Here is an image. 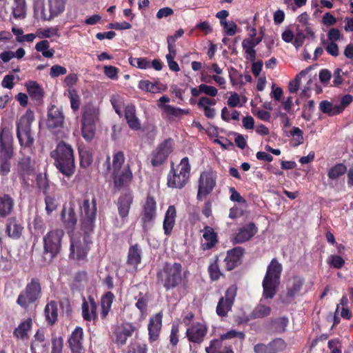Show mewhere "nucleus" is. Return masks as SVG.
I'll return each mask as SVG.
<instances>
[{
  "label": "nucleus",
  "mask_w": 353,
  "mask_h": 353,
  "mask_svg": "<svg viewBox=\"0 0 353 353\" xmlns=\"http://www.w3.org/2000/svg\"><path fill=\"white\" fill-rule=\"evenodd\" d=\"M54 165L63 175L70 177L75 170L74 151L72 146L63 141L59 143L50 153Z\"/></svg>",
  "instance_id": "f257e3e1"
},
{
  "label": "nucleus",
  "mask_w": 353,
  "mask_h": 353,
  "mask_svg": "<svg viewBox=\"0 0 353 353\" xmlns=\"http://www.w3.org/2000/svg\"><path fill=\"white\" fill-rule=\"evenodd\" d=\"M79 207V221L83 232L93 233L97 216V202L94 199H83L77 201Z\"/></svg>",
  "instance_id": "f03ea898"
},
{
  "label": "nucleus",
  "mask_w": 353,
  "mask_h": 353,
  "mask_svg": "<svg viewBox=\"0 0 353 353\" xmlns=\"http://www.w3.org/2000/svg\"><path fill=\"white\" fill-rule=\"evenodd\" d=\"M12 136L9 128L1 126L0 131V174L7 175L10 171V160L13 156Z\"/></svg>",
  "instance_id": "7ed1b4c3"
},
{
  "label": "nucleus",
  "mask_w": 353,
  "mask_h": 353,
  "mask_svg": "<svg viewBox=\"0 0 353 353\" xmlns=\"http://www.w3.org/2000/svg\"><path fill=\"white\" fill-rule=\"evenodd\" d=\"M282 265L276 259H272L268 267L265 276L263 281V298L264 299H272L276 293L277 288L280 283V276Z\"/></svg>",
  "instance_id": "20e7f679"
},
{
  "label": "nucleus",
  "mask_w": 353,
  "mask_h": 353,
  "mask_svg": "<svg viewBox=\"0 0 353 353\" xmlns=\"http://www.w3.org/2000/svg\"><path fill=\"white\" fill-rule=\"evenodd\" d=\"M83 232L74 234L71 236L70 257L74 260L81 261L86 258L92 244L91 234Z\"/></svg>",
  "instance_id": "39448f33"
},
{
  "label": "nucleus",
  "mask_w": 353,
  "mask_h": 353,
  "mask_svg": "<svg viewBox=\"0 0 353 353\" xmlns=\"http://www.w3.org/2000/svg\"><path fill=\"white\" fill-rule=\"evenodd\" d=\"M190 164L188 157H184L177 169H172L168 174V186L181 189L185 186L190 178Z\"/></svg>",
  "instance_id": "423d86ee"
},
{
  "label": "nucleus",
  "mask_w": 353,
  "mask_h": 353,
  "mask_svg": "<svg viewBox=\"0 0 353 353\" xmlns=\"http://www.w3.org/2000/svg\"><path fill=\"white\" fill-rule=\"evenodd\" d=\"M41 296V286L37 278H32L25 288L20 292L17 303L21 307L26 309L31 304L35 303Z\"/></svg>",
  "instance_id": "0eeeda50"
},
{
  "label": "nucleus",
  "mask_w": 353,
  "mask_h": 353,
  "mask_svg": "<svg viewBox=\"0 0 353 353\" xmlns=\"http://www.w3.org/2000/svg\"><path fill=\"white\" fill-rule=\"evenodd\" d=\"M181 265L178 263L165 264L158 273V278L166 290L175 288L181 281Z\"/></svg>",
  "instance_id": "6e6552de"
},
{
  "label": "nucleus",
  "mask_w": 353,
  "mask_h": 353,
  "mask_svg": "<svg viewBox=\"0 0 353 353\" xmlns=\"http://www.w3.org/2000/svg\"><path fill=\"white\" fill-rule=\"evenodd\" d=\"M33 121L32 112H26L22 116L17 123V135L21 146L29 147L33 142L34 139L30 132V123Z\"/></svg>",
  "instance_id": "1a4fd4ad"
},
{
  "label": "nucleus",
  "mask_w": 353,
  "mask_h": 353,
  "mask_svg": "<svg viewBox=\"0 0 353 353\" xmlns=\"http://www.w3.org/2000/svg\"><path fill=\"white\" fill-rule=\"evenodd\" d=\"M216 185V174L212 170L201 173L198 180V192L196 199L203 201L209 195Z\"/></svg>",
  "instance_id": "9d476101"
},
{
  "label": "nucleus",
  "mask_w": 353,
  "mask_h": 353,
  "mask_svg": "<svg viewBox=\"0 0 353 353\" xmlns=\"http://www.w3.org/2000/svg\"><path fill=\"white\" fill-rule=\"evenodd\" d=\"M65 117L61 108L51 105L48 108L46 124L53 133L58 134L64 125Z\"/></svg>",
  "instance_id": "9b49d317"
},
{
  "label": "nucleus",
  "mask_w": 353,
  "mask_h": 353,
  "mask_svg": "<svg viewBox=\"0 0 353 353\" xmlns=\"http://www.w3.org/2000/svg\"><path fill=\"white\" fill-rule=\"evenodd\" d=\"M64 232L61 229H56L48 232L43 237L44 250L54 256L61 250V239Z\"/></svg>",
  "instance_id": "f8f14e48"
},
{
  "label": "nucleus",
  "mask_w": 353,
  "mask_h": 353,
  "mask_svg": "<svg viewBox=\"0 0 353 353\" xmlns=\"http://www.w3.org/2000/svg\"><path fill=\"white\" fill-rule=\"evenodd\" d=\"M41 16L44 20L50 21L65 10L66 0H42Z\"/></svg>",
  "instance_id": "ddd939ff"
},
{
  "label": "nucleus",
  "mask_w": 353,
  "mask_h": 353,
  "mask_svg": "<svg viewBox=\"0 0 353 353\" xmlns=\"http://www.w3.org/2000/svg\"><path fill=\"white\" fill-rule=\"evenodd\" d=\"M236 287L232 285L226 290L225 296L220 299L216 307V313L219 316H225L231 310L236 295Z\"/></svg>",
  "instance_id": "4468645a"
},
{
  "label": "nucleus",
  "mask_w": 353,
  "mask_h": 353,
  "mask_svg": "<svg viewBox=\"0 0 353 353\" xmlns=\"http://www.w3.org/2000/svg\"><path fill=\"white\" fill-rule=\"evenodd\" d=\"M173 142L170 139L165 140L161 143L152 154L151 163L153 166L161 165L172 152Z\"/></svg>",
  "instance_id": "2eb2a0df"
},
{
  "label": "nucleus",
  "mask_w": 353,
  "mask_h": 353,
  "mask_svg": "<svg viewBox=\"0 0 353 353\" xmlns=\"http://www.w3.org/2000/svg\"><path fill=\"white\" fill-rule=\"evenodd\" d=\"M134 199L132 191L128 190L123 192L119 196L117 201L118 212L122 221L124 223L129 214L131 205Z\"/></svg>",
  "instance_id": "dca6fc26"
},
{
  "label": "nucleus",
  "mask_w": 353,
  "mask_h": 353,
  "mask_svg": "<svg viewBox=\"0 0 353 353\" xmlns=\"http://www.w3.org/2000/svg\"><path fill=\"white\" fill-rule=\"evenodd\" d=\"M157 215V204L154 199L148 196L143 208L141 220L143 222V227L145 228L151 225Z\"/></svg>",
  "instance_id": "f3484780"
},
{
  "label": "nucleus",
  "mask_w": 353,
  "mask_h": 353,
  "mask_svg": "<svg viewBox=\"0 0 353 353\" xmlns=\"http://www.w3.org/2000/svg\"><path fill=\"white\" fill-rule=\"evenodd\" d=\"M208 332L205 325L196 323L190 326L186 330V336L189 341L194 343H201Z\"/></svg>",
  "instance_id": "a211bd4d"
},
{
  "label": "nucleus",
  "mask_w": 353,
  "mask_h": 353,
  "mask_svg": "<svg viewBox=\"0 0 353 353\" xmlns=\"http://www.w3.org/2000/svg\"><path fill=\"white\" fill-rule=\"evenodd\" d=\"M258 232V228L253 223H249L241 227L232 241L234 243H243L251 239Z\"/></svg>",
  "instance_id": "6ab92c4d"
},
{
  "label": "nucleus",
  "mask_w": 353,
  "mask_h": 353,
  "mask_svg": "<svg viewBox=\"0 0 353 353\" xmlns=\"http://www.w3.org/2000/svg\"><path fill=\"white\" fill-rule=\"evenodd\" d=\"M114 186L117 188L128 186L132 179V172L129 165L123 166L122 170L112 173Z\"/></svg>",
  "instance_id": "aec40b11"
},
{
  "label": "nucleus",
  "mask_w": 353,
  "mask_h": 353,
  "mask_svg": "<svg viewBox=\"0 0 353 353\" xmlns=\"http://www.w3.org/2000/svg\"><path fill=\"white\" fill-rule=\"evenodd\" d=\"M83 328L77 326L71 333L68 343L72 353H83L84 348L83 345Z\"/></svg>",
  "instance_id": "412c9836"
},
{
  "label": "nucleus",
  "mask_w": 353,
  "mask_h": 353,
  "mask_svg": "<svg viewBox=\"0 0 353 353\" xmlns=\"http://www.w3.org/2000/svg\"><path fill=\"white\" fill-rule=\"evenodd\" d=\"M162 314L159 312L150 319L148 330V340L150 343L157 341L159 337L162 327Z\"/></svg>",
  "instance_id": "4be33fe9"
},
{
  "label": "nucleus",
  "mask_w": 353,
  "mask_h": 353,
  "mask_svg": "<svg viewBox=\"0 0 353 353\" xmlns=\"http://www.w3.org/2000/svg\"><path fill=\"white\" fill-rule=\"evenodd\" d=\"M135 330L136 327L132 323H126L118 325L114 332L116 336V343L119 345H125Z\"/></svg>",
  "instance_id": "5701e85b"
},
{
  "label": "nucleus",
  "mask_w": 353,
  "mask_h": 353,
  "mask_svg": "<svg viewBox=\"0 0 353 353\" xmlns=\"http://www.w3.org/2000/svg\"><path fill=\"white\" fill-rule=\"evenodd\" d=\"M216 104L215 99L206 96L201 97L197 102L198 108L203 111L204 115L208 119H213L216 115V110L212 106Z\"/></svg>",
  "instance_id": "b1692460"
},
{
  "label": "nucleus",
  "mask_w": 353,
  "mask_h": 353,
  "mask_svg": "<svg viewBox=\"0 0 353 353\" xmlns=\"http://www.w3.org/2000/svg\"><path fill=\"white\" fill-rule=\"evenodd\" d=\"M284 347V342L281 339H276L265 345L258 343L254 347L255 353H276Z\"/></svg>",
  "instance_id": "393cba45"
},
{
  "label": "nucleus",
  "mask_w": 353,
  "mask_h": 353,
  "mask_svg": "<svg viewBox=\"0 0 353 353\" xmlns=\"http://www.w3.org/2000/svg\"><path fill=\"white\" fill-rule=\"evenodd\" d=\"M243 252L244 250L241 247H236L228 251L225 262L228 270L234 269L238 265Z\"/></svg>",
  "instance_id": "a878e982"
},
{
  "label": "nucleus",
  "mask_w": 353,
  "mask_h": 353,
  "mask_svg": "<svg viewBox=\"0 0 353 353\" xmlns=\"http://www.w3.org/2000/svg\"><path fill=\"white\" fill-rule=\"evenodd\" d=\"M17 171L25 180L26 176L32 175L34 172V163L30 157H24L20 159L17 164Z\"/></svg>",
  "instance_id": "bb28decb"
},
{
  "label": "nucleus",
  "mask_w": 353,
  "mask_h": 353,
  "mask_svg": "<svg viewBox=\"0 0 353 353\" xmlns=\"http://www.w3.org/2000/svg\"><path fill=\"white\" fill-rule=\"evenodd\" d=\"M81 309L84 320L91 321L97 318V304L92 298L84 299Z\"/></svg>",
  "instance_id": "cd10ccee"
},
{
  "label": "nucleus",
  "mask_w": 353,
  "mask_h": 353,
  "mask_svg": "<svg viewBox=\"0 0 353 353\" xmlns=\"http://www.w3.org/2000/svg\"><path fill=\"white\" fill-rule=\"evenodd\" d=\"M176 212L174 205H170L165 212L163 220V230L165 235L168 236L171 234L172 230L175 224V218Z\"/></svg>",
  "instance_id": "c85d7f7f"
},
{
  "label": "nucleus",
  "mask_w": 353,
  "mask_h": 353,
  "mask_svg": "<svg viewBox=\"0 0 353 353\" xmlns=\"http://www.w3.org/2000/svg\"><path fill=\"white\" fill-rule=\"evenodd\" d=\"M204 242L202 243L203 250H209L213 248L217 242V235L213 228L205 226L201 231Z\"/></svg>",
  "instance_id": "c756f323"
},
{
  "label": "nucleus",
  "mask_w": 353,
  "mask_h": 353,
  "mask_svg": "<svg viewBox=\"0 0 353 353\" xmlns=\"http://www.w3.org/2000/svg\"><path fill=\"white\" fill-rule=\"evenodd\" d=\"M99 115V107L90 103L86 104L83 108L81 121H84V122L95 123L98 120Z\"/></svg>",
  "instance_id": "7c9ffc66"
},
{
  "label": "nucleus",
  "mask_w": 353,
  "mask_h": 353,
  "mask_svg": "<svg viewBox=\"0 0 353 353\" xmlns=\"http://www.w3.org/2000/svg\"><path fill=\"white\" fill-rule=\"evenodd\" d=\"M125 118L131 129L137 130L141 128V123L136 116L135 107L134 105H129L125 107Z\"/></svg>",
  "instance_id": "2f4dec72"
},
{
  "label": "nucleus",
  "mask_w": 353,
  "mask_h": 353,
  "mask_svg": "<svg viewBox=\"0 0 353 353\" xmlns=\"http://www.w3.org/2000/svg\"><path fill=\"white\" fill-rule=\"evenodd\" d=\"M141 248L137 244L130 246L128 254V264L137 269L141 261Z\"/></svg>",
  "instance_id": "473e14b6"
},
{
  "label": "nucleus",
  "mask_w": 353,
  "mask_h": 353,
  "mask_svg": "<svg viewBox=\"0 0 353 353\" xmlns=\"http://www.w3.org/2000/svg\"><path fill=\"white\" fill-rule=\"evenodd\" d=\"M32 327V319L28 318L23 321L16 327L13 332L14 336L18 339H25L28 337V333Z\"/></svg>",
  "instance_id": "72a5a7b5"
},
{
  "label": "nucleus",
  "mask_w": 353,
  "mask_h": 353,
  "mask_svg": "<svg viewBox=\"0 0 353 353\" xmlns=\"http://www.w3.org/2000/svg\"><path fill=\"white\" fill-rule=\"evenodd\" d=\"M23 230V226L17 220L15 219H11L9 220L7 224L6 230L10 237L14 239H19L22 234Z\"/></svg>",
  "instance_id": "f704fd0d"
},
{
  "label": "nucleus",
  "mask_w": 353,
  "mask_h": 353,
  "mask_svg": "<svg viewBox=\"0 0 353 353\" xmlns=\"http://www.w3.org/2000/svg\"><path fill=\"white\" fill-rule=\"evenodd\" d=\"M63 223L66 228H73L77 221V218L74 211V204L71 203L68 210H63L62 212Z\"/></svg>",
  "instance_id": "c9c22d12"
},
{
  "label": "nucleus",
  "mask_w": 353,
  "mask_h": 353,
  "mask_svg": "<svg viewBox=\"0 0 353 353\" xmlns=\"http://www.w3.org/2000/svg\"><path fill=\"white\" fill-rule=\"evenodd\" d=\"M110 157L107 158V163H108V168L112 172L122 170L124 165L125 157L122 152H117L113 155L112 165H110Z\"/></svg>",
  "instance_id": "e433bc0d"
},
{
  "label": "nucleus",
  "mask_w": 353,
  "mask_h": 353,
  "mask_svg": "<svg viewBox=\"0 0 353 353\" xmlns=\"http://www.w3.org/2000/svg\"><path fill=\"white\" fill-rule=\"evenodd\" d=\"M28 92L33 100L39 101L43 97V90L39 83L34 81L26 83Z\"/></svg>",
  "instance_id": "4c0bfd02"
},
{
  "label": "nucleus",
  "mask_w": 353,
  "mask_h": 353,
  "mask_svg": "<svg viewBox=\"0 0 353 353\" xmlns=\"http://www.w3.org/2000/svg\"><path fill=\"white\" fill-rule=\"evenodd\" d=\"M44 313L46 319L49 323L53 324L57 319L58 309L57 304L54 301L48 303L45 307Z\"/></svg>",
  "instance_id": "58836bf2"
},
{
  "label": "nucleus",
  "mask_w": 353,
  "mask_h": 353,
  "mask_svg": "<svg viewBox=\"0 0 353 353\" xmlns=\"http://www.w3.org/2000/svg\"><path fill=\"white\" fill-rule=\"evenodd\" d=\"M13 208V201L8 195L0 196V216H8Z\"/></svg>",
  "instance_id": "ea45409f"
},
{
  "label": "nucleus",
  "mask_w": 353,
  "mask_h": 353,
  "mask_svg": "<svg viewBox=\"0 0 353 353\" xmlns=\"http://www.w3.org/2000/svg\"><path fill=\"white\" fill-rule=\"evenodd\" d=\"M114 296L110 292H106L101 298V317L105 318L111 308Z\"/></svg>",
  "instance_id": "a19ab883"
},
{
  "label": "nucleus",
  "mask_w": 353,
  "mask_h": 353,
  "mask_svg": "<svg viewBox=\"0 0 353 353\" xmlns=\"http://www.w3.org/2000/svg\"><path fill=\"white\" fill-rule=\"evenodd\" d=\"M26 0H14L12 15L16 19H23L26 16Z\"/></svg>",
  "instance_id": "79ce46f5"
},
{
  "label": "nucleus",
  "mask_w": 353,
  "mask_h": 353,
  "mask_svg": "<svg viewBox=\"0 0 353 353\" xmlns=\"http://www.w3.org/2000/svg\"><path fill=\"white\" fill-rule=\"evenodd\" d=\"M35 50L37 52H41L46 58H52L55 52L54 49L50 48V43L47 40H42L38 42L35 45Z\"/></svg>",
  "instance_id": "37998d69"
},
{
  "label": "nucleus",
  "mask_w": 353,
  "mask_h": 353,
  "mask_svg": "<svg viewBox=\"0 0 353 353\" xmlns=\"http://www.w3.org/2000/svg\"><path fill=\"white\" fill-rule=\"evenodd\" d=\"M321 111L329 116H334L341 112V108L337 105H333L328 101H322L319 104Z\"/></svg>",
  "instance_id": "c03bdc74"
},
{
  "label": "nucleus",
  "mask_w": 353,
  "mask_h": 353,
  "mask_svg": "<svg viewBox=\"0 0 353 353\" xmlns=\"http://www.w3.org/2000/svg\"><path fill=\"white\" fill-rule=\"evenodd\" d=\"M161 85L159 83H152L148 80H141L139 83V88L145 92L152 93L161 92L162 89Z\"/></svg>",
  "instance_id": "a18cd8bd"
},
{
  "label": "nucleus",
  "mask_w": 353,
  "mask_h": 353,
  "mask_svg": "<svg viewBox=\"0 0 353 353\" xmlns=\"http://www.w3.org/2000/svg\"><path fill=\"white\" fill-rule=\"evenodd\" d=\"M312 69V66H309L306 68L305 70H301L296 77V78L290 82L289 83V91L291 93H295L298 91L301 79L305 77L311 70Z\"/></svg>",
  "instance_id": "49530a36"
},
{
  "label": "nucleus",
  "mask_w": 353,
  "mask_h": 353,
  "mask_svg": "<svg viewBox=\"0 0 353 353\" xmlns=\"http://www.w3.org/2000/svg\"><path fill=\"white\" fill-rule=\"evenodd\" d=\"M94 124L95 123L81 121L82 136L85 140L90 141L93 139L94 136Z\"/></svg>",
  "instance_id": "de8ad7c7"
},
{
  "label": "nucleus",
  "mask_w": 353,
  "mask_h": 353,
  "mask_svg": "<svg viewBox=\"0 0 353 353\" xmlns=\"http://www.w3.org/2000/svg\"><path fill=\"white\" fill-rule=\"evenodd\" d=\"M347 172V167L343 163H337L330 169L327 173L329 179L335 180Z\"/></svg>",
  "instance_id": "09e8293b"
},
{
  "label": "nucleus",
  "mask_w": 353,
  "mask_h": 353,
  "mask_svg": "<svg viewBox=\"0 0 353 353\" xmlns=\"http://www.w3.org/2000/svg\"><path fill=\"white\" fill-rule=\"evenodd\" d=\"M292 282V285L289 287L287 293V296L290 299H292L300 292L303 284V280L299 277H294Z\"/></svg>",
  "instance_id": "8fccbe9b"
},
{
  "label": "nucleus",
  "mask_w": 353,
  "mask_h": 353,
  "mask_svg": "<svg viewBox=\"0 0 353 353\" xmlns=\"http://www.w3.org/2000/svg\"><path fill=\"white\" fill-rule=\"evenodd\" d=\"M67 96L70 99V106L73 111L76 112L80 106V97L77 92L73 88H68Z\"/></svg>",
  "instance_id": "3c124183"
},
{
  "label": "nucleus",
  "mask_w": 353,
  "mask_h": 353,
  "mask_svg": "<svg viewBox=\"0 0 353 353\" xmlns=\"http://www.w3.org/2000/svg\"><path fill=\"white\" fill-rule=\"evenodd\" d=\"M37 36L40 39L51 38L52 37H59V28L57 27L40 28L37 31Z\"/></svg>",
  "instance_id": "603ef678"
},
{
  "label": "nucleus",
  "mask_w": 353,
  "mask_h": 353,
  "mask_svg": "<svg viewBox=\"0 0 353 353\" xmlns=\"http://www.w3.org/2000/svg\"><path fill=\"white\" fill-rule=\"evenodd\" d=\"M162 108L166 114L168 116L180 117L182 114H187L189 113L188 110H183L179 108H176L170 105H163Z\"/></svg>",
  "instance_id": "864d4df0"
},
{
  "label": "nucleus",
  "mask_w": 353,
  "mask_h": 353,
  "mask_svg": "<svg viewBox=\"0 0 353 353\" xmlns=\"http://www.w3.org/2000/svg\"><path fill=\"white\" fill-rule=\"evenodd\" d=\"M129 63L132 66L141 70L150 68V63L146 58L130 57Z\"/></svg>",
  "instance_id": "5fc2aeb1"
},
{
  "label": "nucleus",
  "mask_w": 353,
  "mask_h": 353,
  "mask_svg": "<svg viewBox=\"0 0 353 353\" xmlns=\"http://www.w3.org/2000/svg\"><path fill=\"white\" fill-rule=\"evenodd\" d=\"M270 313V308L268 306L260 304L253 310L252 315L254 318H263Z\"/></svg>",
  "instance_id": "6e6d98bb"
},
{
  "label": "nucleus",
  "mask_w": 353,
  "mask_h": 353,
  "mask_svg": "<svg viewBox=\"0 0 353 353\" xmlns=\"http://www.w3.org/2000/svg\"><path fill=\"white\" fill-rule=\"evenodd\" d=\"M239 116L240 112L237 110H233L230 112L226 107L221 110V118L225 121L228 122L230 119L237 121L239 119Z\"/></svg>",
  "instance_id": "4d7b16f0"
},
{
  "label": "nucleus",
  "mask_w": 353,
  "mask_h": 353,
  "mask_svg": "<svg viewBox=\"0 0 353 353\" xmlns=\"http://www.w3.org/2000/svg\"><path fill=\"white\" fill-rule=\"evenodd\" d=\"M221 26L225 30V34L228 36L234 35L238 30L236 23L232 21L222 22Z\"/></svg>",
  "instance_id": "13d9d810"
},
{
  "label": "nucleus",
  "mask_w": 353,
  "mask_h": 353,
  "mask_svg": "<svg viewBox=\"0 0 353 353\" xmlns=\"http://www.w3.org/2000/svg\"><path fill=\"white\" fill-rule=\"evenodd\" d=\"M327 263L334 268H341L343 266L345 261L339 255H331L327 259Z\"/></svg>",
  "instance_id": "bf43d9fd"
},
{
  "label": "nucleus",
  "mask_w": 353,
  "mask_h": 353,
  "mask_svg": "<svg viewBox=\"0 0 353 353\" xmlns=\"http://www.w3.org/2000/svg\"><path fill=\"white\" fill-rule=\"evenodd\" d=\"M199 88L203 93L211 97H214L218 94V90L212 85L202 83L199 85Z\"/></svg>",
  "instance_id": "052dcab7"
},
{
  "label": "nucleus",
  "mask_w": 353,
  "mask_h": 353,
  "mask_svg": "<svg viewBox=\"0 0 353 353\" xmlns=\"http://www.w3.org/2000/svg\"><path fill=\"white\" fill-rule=\"evenodd\" d=\"M81 166L83 168L88 167L92 161V156L88 151L81 150L79 152Z\"/></svg>",
  "instance_id": "680f3d73"
},
{
  "label": "nucleus",
  "mask_w": 353,
  "mask_h": 353,
  "mask_svg": "<svg viewBox=\"0 0 353 353\" xmlns=\"http://www.w3.org/2000/svg\"><path fill=\"white\" fill-rule=\"evenodd\" d=\"M103 72L108 78L116 80L118 79L119 69L112 65H105L103 68Z\"/></svg>",
  "instance_id": "e2e57ef3"
},
{
  "label": "nucleus",
  "mask_w": 353,
  "mask_h": 353,
  "mask_svg": "<svg viewBox=\"0 0 353 353\" xmlns=\"http://www.w3.org/2000/svg\"><path fill=\"white\" fill-rule=\"evenodd\" d=\"M261 38H248L242 41L243 48L254 49V48L261 41Z\"/></svg>",
  "instance_id": "0e129e2a"
},
{
  "label": "nucleus",
  "mask_w": 353,
  "mask_h": 353,
  "mask_svg": "<svg viewBox=\"0 0 353 353\" xmlns=\"http://www.w3.org/2000/svg\"><path fill=\"white\" fill-rule=\"evenodd\" d=\"M221 338L220 339H214L211 341L210 346L205 348L207 353H219V348L222 343Z\"/></svg>",
  "instance_id": "69168bd1"
},
{
  "label": "nucleus",
  "mask_w": 353,
  "mask_h": 353,
  "mask_svg": "<svg viewBox=\"0 0 353 353\" xmlns=\"http://www.w3.org/2000/svg\"><path fill=\"white\" fill-rule=\"evenodd\" d=\"M46 202V210L48 214L56 210L57 207V203L54 197L47 196L45 199Z\"/></svg>",
  "instance_id": "338daca9"
},
{
  "label": "nucleus",
  "mask_w": 353,
  "mask_h": 353,
  "mask_svg": "<svg viewBox=\"0 0 353 353\" xmlns=\"http://www.w3.org/2000/svg\"><path fill=\"white\" fill-rule=\"evenodd\" d=\"M67 73V70L65 68L59 65H54L51 67L50 71V75L52 78L57 77L60 75H63Z\"/></svg>",
  "instance_id": "774afa93"
}]
</instances>
